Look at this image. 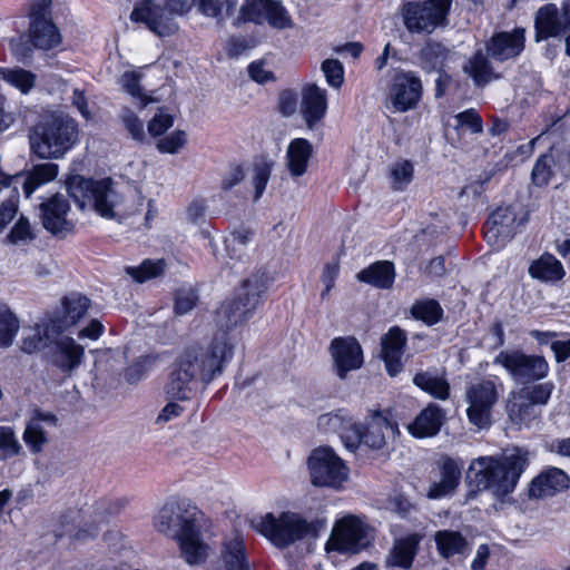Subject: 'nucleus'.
<instances>
[{
  "label": "nucleus",
  "instance_id": "obj_2",
  "mask_svg": "<svg viewBox=\"0 0 570 570\" xmlns=\"http://www.w3.org/2000/svg\"><path fill=\"white\" fill-rule=\"evenodd\" d=\"M529 464L530 452L514 446L500 454L473 459L469 464L466 479L479 491H488L495 500L503 501L515 491Z\"/></svg>",
  "mask_w": 570,
  "mask_h": 570
},
{
  "label": "nucleus",
  "instance_id": "obj_7",
  "mask_svg": "<svg viewBox=\"0 0 570 570\" xmlns=\"http://www.w3.org/2000/svg\"><path fill=\"white\" fill-rule=\"evenodd\" d=\"M453 0L409 1L401 7L404 27L410 33H432L448 24Z\"/></svg>",
  "mask_w": 570,
  "mask_h": 570
},
{
  "label": "nucleus",
  "instance_id": "obj_29",
  "mask_svg": "<svg viewBox=\"0 0 570 570\" xmlns=\"http://www.w3.org/2000/svg\"><path fill=\"white\" fill-rule=\"evenodd\" d=\"M561 150L554 146L547 153L540 155L531 170V181L537 187L547 186L554 176L558 168H562Z\"/></svg>",
  "mask_w": 570,
  "mask_h": 570
},
{
  "label": "nucleus",
  "instance_id": "obj_9",
  "mask_svg": "<svg viewBox=\"0 0 570 570\" xmlns=\"http://www.w3.org/2000/svg\"><path fill=\"white\" fill-rule=\"evenodd\" d=\"M373 537L368 527L353 515L336 521L331 537L326 542V550L341 553H358L367 548Z\"/></svg>",
  "mask_w": 570,
  "mask_h": 570
},
{
  "label": "nucleus",
  "instance_id": "obj_12",
  "mask_svg": "<svg viewBox=\"0 0 570 570\" xmlns=\"http://www.w3.org/2000/svg\"><path fill=\"white\" fill-rule=\"evenodd\" d=\"M238 22L267 23L277 30L291 29L294 21L279 0H244L239 9Z\"/></svg>",
  "mask_w": 570,
  "mask_h": 570
},
{
  "label": "nucleus",
  "instance_id": "obj_62",
  "mask_svg": "<svg viewBox=\"0 0 570 570\" xmlns=\"http://www.w3.org/2000/svg\"><path fill=\"white\" fill-rule=\"evenodd\" d=\"M253 239V234L248 229H238L232 233L226 239V250L228 253H236L237 244H240V247H247L248 243Z\"/></svg>",
  "mask_w": 570,
  "mask_h": 570
},
{
  "label": "nucleus",
  "instance_id": "obj_20",
  "mask_svg": "<svg viewBox=\"0 0 570 570\" xmlns=\"http://www.w3.org/2000/svg\"><path fill=\"white\" fill-rule=\"evenodd\" d=\"M134 21L146 23L148 29L159 37L173 35L177 30L175 21L154 0H142L132 10Z\"/></svg>",
  "mask_w": 570,
  "mask_h": 570
},
{
  "label": "nucleus",
  "instance_id": "obj_10",
  "mask_svg": "<svg viewBox=\"0 0 570 570\" xmlns=\"http://www.w3.org/2000/svg\"><path fill=\"white\" fill-rule=\"evenodd\" d=\"M493 363L504 367L520 384L540 381L549 373V364L543 356L528 355L520 351H502L494 357Z\"/></svg>",
  "mask_w": 570,
  "mask_h": 570
},
{
  "label": "nucleus",
  "instance_id": "obj_15",
  "mask_svg": "<svg viewBox=\"0 0 570 570\" xmlns=\"http://www.w3.org/2000/svg\"><path fill=\"white\" fill-rule=\"evenodd\" d=\"M463 463L461 460L443 455L431 472L426 497L439 500L452 495L461 480Z\"/></svg>",
  "mask_w": 570,
  "mask_h": 570
},
{
  "label": "nucleus",
  "instance_id": "obj_30",
  "mask_svg": "<svg viewBox=\"0 0 570 570\" xmlns=\"http://www.w3.org/2000/svg\"><path fill=\"white\" fill-rule=\"evenodd\" d=\"M421 537L410 534L394 541L386 557V567L410 569L417 553Z\"/></svg>",
  "mask_w": 570,
  "mask_h": 570
},
{
  "label": "nucleus",
  "instance_id": "obj_46",
  "mask_svg": "<svg viewBox=\"0 0 570 570\" xmlns=\"http://www.w3.org/2000/svg\"><path fill=\"white\" fill-rule=\"evenodd\" d=\"M19 331V321L7 305H0V348L12 344Z\"/></svg>",
  "mask_w": 570,
  "mask_h": 570
},
{
  "label": "nucleus",
  "instance_id": "obj_58",
  "mask_svg": "<svg viewBox=\"0 0 570 570\" xmlns=\"http://www.w3.org/2000/svg\"><path fill=\"white\" fill-rule=\"evenodd\" d=\"M272 167L267 163L258 164L254 168V176H253V187L255 189V196L254 199L258 200L262 195L264 194V190L266 188V185L271 178Z\"/></svg>",
  "mask_w": 570,
  "mask_h": 570
},
{
  "label": "nucleus",
  "instance_id": "obj_3",
  "mask_svg": "<svg viewBox=\"0 0 570 570\" xmlns=\"http://www.w3.org/2000/svg\"><path fill=\"white\" fill-rule=\"evenodd\" d=\"M204 514L185 502H167L155 517V529L178 542L183 558L189 564L203 563L208 557V546L200 528Z\"/></svg>",
  "mask_w": 570,
  "mask_h": 570
},
{
  "label": "nucleus",
  "instance_id": "obj_17",
  "mask_svg": "<svg viewBox=\"0 0 570 570\" xmlns=\"http://www.w3.org/2000/svg\"><path fill=\"white\" fill-rule=\"evenodd\" d=\"M524 222L517 219L512 207H499L484 224V237L495 249L502 248L518 232V226Z\"/></svg>",
  "mask_w": 570,
  "mask_h": 570
},
{
  "label": "nucleus",
  "instance_id": "obj_52",
  "mask_svg": "<svg viewBox=\"0 0 570 570\" xmlns=\"http://www.w3.org/2000/svg\"><path fill=\"white\" fill-rule=\"evenodd\" d=\"M554 384L552 382H544L528 387H522L518 392L531 402L537 409L548 404Z\"/></svg>",
  "mask_w": 570,
  "mask_h": 570
},
{
  "label": "nucleus",
  "instance_id": "obj_1",
  "mask_svg": "<svg viewBox=\"0 0 570 570\" xmlns=\"http://www.w3.org/2000/svg\"><path fill=\"white\" fill-rule=\"evenodd\" d=\"M265 271H257L243 281L234 299L222 304L216 322L222 327L206 345H191L185 348L173 364L166 393L176 400H187L198 382L207 385L224 372L234 355V343L227 330L237 326L253 316L263 303L268 287Z\"/></svg>",
  "mask_w": 570,
  "mask_h": 570
},
{
  "label": "nucleus",
  "instance_id": "obj_5",
  "mask_svg": "<svg viewBox=\"0 0 570 570\" xmlns=\"http://www.w3.org/2000/svg\"><path fill=\"white\" fill-rule=\"evenodd\" d=\"M252 525L278 548H286L305 538H316L318 532L324 529L322 521H309L292 511H284L277 515L268 512L255 517L252 520Z\"/></svg>",
  "mask_w": 570,
  "mask_h": 570
},
{
  "label": "nucleus",
  "instance_id": "obj_31",
  "mask_svg": "<svg viewBox=\"0 0 570 570\" xmlns=\"http://www.w3.org/2000/svg\"><path fill=\"white\" fill-rule=\"evenodd\" d=\"M507 412L509 420L518 429L522 426L529 428L541 414V410L537 409L519 392L510 394L507 403Z\"/></svg>",
  "mask_w": 570,
  "mask_h": 570
},
{
  "label": "nucleus",
  "instance_id": "obj_28",
  "mask_svg": "<svg viewBox=\"0 0 570 570\" xmlns=\"http://www.w3.org/2000/svg\"><path fill=\"white\" fill-rule=\"evenodd\" d=\"M445 420V412L436 404L430 403L415 420L409 424V432L415 438H430L438 434Z\"/></svg>",
  "mask_w": 570,
  "mask_h": 570
},
{
  "label": "nucleus",
  "instance_id": "obj_50",
  "mask_svg": "<svg viewBox=\"0 0 570 570\" xmlns=\"http://www.w3.org/2000/svg\"><path fill=\"white\" fill-rule=\"evenodd\" d=\"M414 167L409 160H399L391 165L390 177L394 190H404L412 181Z\"/></svg>",
  "mask_w": 570,
  "mask_h": 570
},
{
  "label": "nucleus",
  "instance_id": "obj_22",
  "mask_svg": "<svg viewBox=\"0 0 570 570\" xmlns=\"http://www.w3.org/2000/svg\"><path fill=\"white\" fill-rule=\"evenodd\" d=\"M70 209L63 195L56 194L40 204L43 227L53 235H62L72 228L67 219Z\"/></svg>",
  "mask_w": 570,
  "mask_h": 570
},
{
  "label": "nucleus",
  "instance_id": "obj_56",
  "mask_svg": "<svg viewBox=\"0 0 570 570\" xmlns=\"http://www.w3.org/2000/svg\"><path fill=\"white\" fill-rule=\"evenodd\" d=\"M321 69L327 83L333 88H340L344 82V69L336 59H326L322 62Z\"/></svg>",
  "mask_w": 570,
  "mask_h": 570
},
{
  "label": "nucleus",
  "instance_id": "obj_14",
  "mask_svg": "<svg viewBox=\"0 0 570 570\" xmlns=\"http://www.w3.org/2000/svg\"><path fill=\"white\" fill-rule=\"evenodd\" d=\"M535 41L564 36L566 53L570 57V0H564L561 13L553 3L539 8L534 17Z\"/></svg>",
  "mask_w": 570,
  "mask_h": 570
},
{
  "label": "nucleus",
  "instance_id": "obj_16",
  "mask_svg": "<svg viewBox=\"0 0 570 570\" xmlns=\"http://www.w3.org/2000/svg\"><path fill=\"white\" fill-rule=\"evenodd\" d=\"M47 360L63 375L71 376L85 360V347L75 338L60 334L47 351Z\"/></svg>",
  "mask_w": 570,
  "mask_h": 570
},
{
  "label": "nucleus",
  "instance_id": "obj_8",
  "mask_svg": "<svg viewBox=\"0 0 570 570\" xmlns=\"http://www.w3.org/2000/svg\"><path fill=\"white\" fill-rule=\"evenodd\" d=\"M311 482L316 487L340 489L348 478V469L343 460L328 446L312 451L308 458Z\"/></svg>",
  "mask_w": 570,
  "mask_h": 570
},
{
  "label": "nucleus",
  "instance_id": "obj_13",
  "mask_svg": "<svg viewBox=\"0 0 570 570\" xmlns=\"http://www.w3.org/2000/svg\"><path fill=\"white\" fill-rule=\"evenodd\" d=\"M395 431L396 425L382 411L370 410L364 423L351 425L352 435H347L351 443H347V448L353 451L363 443L371 449H382Z\"/></svg>",
  "mask_w": 570,
  "mask_h": 570
},
{
  "label": "nucleus",
  "instance_id": "obj_11",
  "mask_svg": "<svg viewBox=\"0 0 570 570\" xmlns=\"http://www.w3.org/2000/svg\"><path fill=\"white\" fill-rule=\"evenodd\" d=\"M499 387H502V384L497 377L482 379L468 387L465 395L469 403L466 414L473 425L484 428L490 423L492 407L500 395Z\"/></svg>",
  "mask_w": 570,
  "mask_h": 570
},
{
  "label": "nucleus",
  "instance_id": "obj_40",
  "mask_svg": "<svg viewBox=\"0 0 570 570\" xmlns=\"http://www.w3.org/2000/svg\"><path fill=\"white\" fill-rule=\"evenodd\" d=\"M413 383L435 399L445 401L450 396V384L444 375L420 372L413 377Z\"/></svg>",
  "mask_w": 570,
  "mask_h": 570
},
{
  "label": "nucleus",
  "instance_id": "obj_38",
  "mask_svg": "<svg viewBox=\"0 0 570 570\" xmlns=\"http://www.w3.org/2000/svg\"><path fill=\"white\" fill-rule=\"evenodd\" d=\"M529 274L542 282H556L564 276V269L561 262L553 255L543 254L531 263Z\"/></svg>",
  "mask_w": 570,
  "mask_h": 570
},
{
  "label": "nucleus",
  "instance_id": "obj_4",
  "mask_svg": "<svg viewBox=\"0 0 570 570\" xmlns=\"http://www.w3.org/2000/svg\"><path fill=\"white\" fill-rule=\"evenodd\" d=\"M78 125L72 118L51 116L30 130V149L41 159H59L78 142Z\"/></svg>",
  "mask_w": 570,
  "mask_h": 570
},
{
  "label": "nucleus",
  "instance_id": "obj_51",
  "mask_svg": "<svg viewBox=\"0 0 570 570\" xmlns=\"http://www.w3.org/2000/svg\"><path fill=\"white\" fill-rule=\"evenodd\" d=\"M448 50L439 42H428L421 51V59L424 68L429 70H439L442 68L446 57Z\"/></svg>",
  "mask_w": 570,
  "mask_h": 570
},
{
  "label": "nucleus",
  "instance_id": "obj_55",
  "mask_svg": "<svg viewBox=\"0 0 570 570\" xmlns=\"http://www.w3.org/2000/svg\"><path fill=\"white\" fill-rule=\"evenodd\" d=\"M120 118L130 137L136 141L142 142L146 134L144 124L138 116L129 108H124Z\"/></svg>",
  "mask_w": 570,
  "mask_h": 570
},
{
  "label": "nucleus",
  "instance_id": "obj_25",
  "mask_svg": "<svg viewBox=\"0 0 570 570\" xmlns=\"http://www.w3.org/2000/svg\"><path fill=\"white\" fill-rule=\"evenodd\" d=\"M406 333L399 326L391 327L382 337V356L391 376H396L403 368L402 355L406 345Z\"/></svg>",
  "mask_w": 570,
  "mask_h": 570
},
{
  "label": "nucleus",
  "instance_id": "obj_43",
  "mask_svg": "<svg viewBox=\"0 0 570 570\" xmlns=\"http://www.w3.org/2000/svg\"><path fill=\"white\" fill-rule=\"evenodd\" d=\"M463 70L478 87H483L495 78L490 62L482 51L475 52L464 65Z\"/></svg>",
  "mask_w": 570,
  "mask_h": 570
},
{
  "label": "nucleus",
  "instance_id": "obj_48",
  "mask_svg": "<svg viewBox=\"0 0 570 570\" xmlns=\"http://www.w3.org/2000/svg\"><path fill=\"white\" fill-rule=\"evenodd\" d=\"M166 262L164 259H146L138 267H127V273L139 283L156 278L165 272Z\"/></svg>",
  "mask_w": 570,
  "mask_h": 570
},
{
  "label": "nucleus",
  "instance_id": "obj_26",
  "mask_svg": "<svg viewBox=\"0 0 570 570\" xmlns=\"http://www.w3.org/2000/svg\"><path fill=\"white\" fill-rule=\"evenodd\" d=\"M524 29L515 28L511 32H499L491 38L488 53L498 61L519 56L524 49Z\"/></svg>",
  "mask_w": 570,
  "mask_h": 570
},
{
  "label": "nucleus",
  "instance_id": "obj_45",
  "mask_svg": "<svg viewBox=\"0 0 570 570\" xmlns=\"http://www.w3.org/2000/svg\"><path fill=\"white\" fill-rule=\"evenodd\" d=\"M0 76L22 94H28L36 83V75L21 68H0Z\"/></svg>",
  "mask_w": 570,
  "mask_h": 570
},
{
  "label": "nucleus",
  "instance_id": "obj_54",
  "mask_svg": "<svg viewBox=\"0 0 570 570\" xmlns=\"http://www.w3.org/2000/svg\"><path fill=\"white\" fill-rule=\"evenodd\" d=\"M187 142V135L184 130H174L171 134L159 139L156 144V148L163 154H176Z\"/></svg>",
  "mask_w": 570,
  "mask_h": 570
},
{
  "label": "nucleus",
  "instance_id": "obj_36",
  "mask_svg": "<svg viewBox=\"0 0 570 570\" xmlns=\"http://www.w3.org/2000/svg\"><path fill=\"white\" fill-rule=\"evenodd\" d=\"M222 559L226 570H249L244 541L238 533L225 540Z\"/></svg>",
  "mask_w": 570,
  "mask_h": 570
},
{
  "label": "nucleus",
  "instance_id": "obj_53",
  "mask_svg": "<svg viewBox=\"0 0 570 570\" xmlns=\"http://www.w3.org/2000/svg\"><path fill=\"white\" fill-rule=\"evenodd\" d=\"M121 88L130 96L140 99L141 107L153 102L154 99L145 96L140 87V73L137 71H125L119 80Z\"/></svg>",
  "mask_w": 570,
  "mask_h": 570
},
{
  "label": "nucleus",
  "instance_id": "obj_37",
  "mask_svg": "<svg viewBox=\"0 0 570 570\" xmlns=\"http://www.w3.org/2000/svg\"><path fill=\"white\" fill-rule=\"evenodd\" d=\"M21 179V174L7 175L0 169V188L10 187L12 185L14 186L13 196L0 206V234L4 230L8 224L12 222L18 213L19 194L17 185L20 184Z\"/></svg>",
  "mask_w": 570,
  "mask_h": 570
},
{
  "label": "nucleus",
  "instance_id": "obj_60",
  "mask_svg": "<svg viewBox=\"0 0 570 570\" xmlns=\"http://www.w3.org/2000/svg\"><path fill=\"white\" fill-rule=\"evenodd\" d=\"M455 120L456 126L466 127L472 134H480L483 130L482 119L473 108L458 114Z\"/></svg>",
  "mask_w": 570,
  "mask_h": 570
},
{
  "label": "nucleus",
  "instance_id": "obj_21",
  "mask_svg": "<svg viewBox=\"0 0 570 570\" xmlns=\"http://www.w3.org/2000/svg\"><path fill=\"white\" fill-rule=\"evenodd\" d=\"M58 419L51 412L36 409L26 422L22 440L32 453H40L49 443V429L57 425Z\"/></svg>",
  "mask_w": 570,
  "mask_h": 570
},
{
  "label": "nucleus",
  "instance_id": "obj_27",
  "mask_svg": "<svg viewBox=\"0 0 570 570\" xmlns=\"http://www.w3.org/2000/svg\"><path fill=\"white\" fill-rule=\"evenodd\" d=\"M65 332V326L56 320H46L37 324L31 333L22 341V350L26 353H35L45 348L50 350V345L57 335Z\"/></svg>",
  "mask_w": 570,
  "mask_h": 570
},
{
  "label": "nucleus",
  "instance_id": "obj_47",
  "mask_svg": "<svg viewBox=\"0 0 570 570\" xmlns=\"http://www.w3.org/2000/svg\"><path fill=\"white\" fill-rule=\"evenodd\" d=\"M22 445L12 426L0 425V461L20 455Z\"/></svg>",
  "mask_w": 570,
  "mask_h": 570
},
{
  "label": "nucleus",
  "instance_id": "obj_41",
  "mask_svg": "<svg viewBox=\"0 0 570 570\" xmlns=\"http://www.w3.org/2000/svg\"><path fill=\"white\" fill-rule=\"evenodd\" d=\"M90 301L80 294H71L63 298L62 308L65 316L55 318L65 326V331L77 324L88 312Z\"/></svg>",
  "mask_w": 570,
  "mask_h": 570
},
{
  "label": "nucleus",
  "instance_id": "obj_42",
  "mask_svg": "<svg viewBox=\"0 0 570 570\" xmlns=\"http://www.w3.org/2000/svg\"><path fill=\"white\" fill-rule=\"evenodd\" d=\"M318 425L328 432L337 433L345 442L346 446L347 443H351V439H347V435H352L351 425H355V423L352 422L347 411L341 409L335 412L321 415L318 417Z\"/></svg>",
  "mask_w": 570,
  "mask_h": 570
},
{
  "label": "nucleus",
  "instance_id": "obj_39",
  "mask_svg": "<svg viewBox=\"0 0 570 570\" xmlns=\"http://www.w3.org/2000/svg\"><path fill=\"white\" fill-rule=\"evenodd\" d=\"M59 171L53 163L38 164L27 174L22 181L23 193L29 198L40 186L52 181Z\"/></svg>",
  "mask_w": 570,
  "mask_h": 570
},
{
  "label": "nucleus",
  "instance_id": "obj_19",
  "mask_svg": "<svg viewBox=\"0 0 570 570\" xmlns=\"http://www.w3.org/2000/svg\"><path fill=\"white\" fill-rule=\"evenodd\" d=\"M422 95L421 79L413 72H399L394 76L390 89V99L395 111H407L414 108Z\"/></svg>",
  "mask_w": 570,
  "mask_h": 570
},
{
  "label": "nucleus",
  "instance_id": "obj_33",
  "mask_svg": "<svg viewBox=\"0 0 570 570\" xmlns=\"http://www.w3.org/2000/svg\"><path fill=\"white\" fill-rule=\"evenodd\" d=\"M436 551L443 559L463 556L469 550L468 540L454 530H439L433 535Z\"/></svg>",
  "mask_w": 570,
  "mask_h": 570
},
{
  "label": "nucleus",
  "instance_id": "obj_49",
  "mask_svg": "<svg viewBox=\"0 0 570 570\" xmlns=\"http://www.w3.org/2000/svg\"><path fill=\"white\" fill-rule=\"evenodd\" d=\"M236 4L237 0H197L198 10L218 21L227 17Z\"/></svg>",
  "mask_w": 570,
  "mask_h": 570
},
{
  "label": "nucleus",
  "instance_id": "obj_59",
  "mask_svg": "<svg viewBox=\"0 0 570 570\" xmlns=\"http://www.w3.org/2000/svg\"><path fill=\"white\" fill-rule=\"evenodd\" d=\"M197 303V295L191 288H181L176 294L175 299V313L178 315H185L189 313Z\"/></svg>",
  "mask_w": 570,
  "mask_h": 570
},
{
  "label": "nucleus",
  "instance_id": "obj_44",
  "mask_svg": "<svg viewBox=\"0 0 570 570\" xmlns=\"http://www.w3.org/2000/svg\"><path fill=\"white\" fill-rule=\"evenodd\" d=\"M411 315L428 326L439 323L443 316V309L438 301L432 298L419 299L411 306Z\"/></svg>",
  "mask_w": 570,
  "mask_h": 570
},
{
  "label": "nucleus",
  "instance_id": "obj_63",
  "mask_svg": "<svg viewBox=\"0 0 570 570\" xmlns=\"http://www.w3.org/2000/svg\"><path fill=\"white\" fill-rule=\"evenodd\" d=\"M30 38H26L23 36H19L18 38H13L10 40V49L12 55L20 61L29 58L32 52Z\"/></svg>",
  "mask_w": 570,
  "mask_h": 570
},
{
  "label": "nucleus",
  "instance_id": "obj_61",
  "mask_svg": "<svg viewBox=\"0 0 570 570\" xmlns=\"http://www.w3.org/2000/svg\"><path fill=\"white\" fill-rule=\"evenodd\" d=\"M9 242L12 244H18L20 242H27L35 238L29 220L21 216L18 222L12 227L10 234L8 235Z\"/></svg>",
  "mask_w": 570,
  "mask_h": 570
},
{
  "label": "nucleus",
  "instance_id": "obj_6",
  "mask_svg": "<svg viewBox=\"0 0 570 570\" xmlns=\"http://www.w3.org/2000/svg\"><path fill=\"white\" fill-rule=\"evenodd\" d=\"M69 193L81 209L89 205L102 218H117L116 209L121 204L122 197L111 178L99 180L75 178L69 185Z\"/></svg>",
  "mask_w": 570,
  "mask_h": 570
},
{
  "label": "nucleus",
  "instance_id": "obj_32",
  "mask_svg": "<svg viewBox=\"0 0 570 570\" xmlns=\"http://www.w3.org/2000/svg\"><path fill=\"white\" fill-rule=\"evenodd\" d=\"M313 154L312 144L304 138L293 139L286 149V168L293 178H298L307 171Z\"/></svg>",
  "mask_w": 570,
  "mask_h": 570
},
{
  "label": "nucleus",
  "instance_id": "obj_24",
  "mask_svg": "<svg viewBox=\"0 0 570 570\" xmlns=\"http://www.w3.org/2000/svg\"><path fill=\"white\" fill-rule=\"evenodd\" d=\"M569 485L570 478L562 469L549 466L532 479L529 484V497L535 499L552 497L568 489Z\"/></svg>",
  "mask_w": 570,
  "mask_h": 570
},
{
  "label": "nucleus",
  "instance_id": "obj_18",
  "mask_svg": "<svg viewBox=\"0 0 570 570\" xmlns=\"http://www.w3.org/2000/svg\"><path fill=\"white\" fill-rule=\"evenodd\" d=\"M334 368L340 379H345L351 371L358 370L363 364V351L355 337H335L330 345Z\"/></svg>",
  "mask_w": 570,
  "mask_h": 570
},
{
  "label": "nucleus",
  "instance_id": "obj_34",
  "mask_svg": "<svg viewBox=\"0 0 570 570\" xmlns=\"http://www.w3.org/2000/svg\"><path fill=\"white\" fill-rule=\"evenodd\" d=\"M29 38L32 47L48 50L60 43V33L50 19L31 20Z\"/></svg>",
  "mask_w": 570,
  "mask_h": 570
},
{
  "label": "nucleus",
  "instance_id": "obj_35",
  "mask_svg": "<svg viewBox=\"0 0 570 570\" xmlns=\"http://www.w3.org/2000/svg\"><path fill=\"white\" fill-rule=\"evenodd\" d=\"M356 278L379 288H390L395 278L394 265L389 261L376 262L361 271Z\"/></svg>",
  "mask_w": 570,
  "mask_h": 570
},
{
  "label": "nucleus",
  "instance_id": "obj_23",
  "mask_svg": "<svg viewBox=\"0 0 570 570\" xmlns=\"http://www.w3.org/2000/svg\"><path fill=\"white\" fill-rule=\"evenodd\" d=\"M299 109L306 126L313 129L326 114V90L315 83L304 85L301 91Z\"/></svg>",
  "mask_w": 570,
  "mask_h": 570
},
{
  "label": "nucleus",
  "instance_id": "obj_57",
  "mask_svg": "<svg viewBox=\"0 0 570 570\" xmlns=\"http://www.w3.org/2000/svg\"><path fill=\"white\" fill-rule=\"evenodd\" d=\"M174 125V117L159 109L157 114L148 121L147 130L151 137H159L165 134Z\"/></svg>",
  "mask_w": 570,
  "mask_h": 570
},
{
  "label": "nucleus",
  "instance_id": "obj_64",
  "mask_svg": "<svg viewBox=\"0 0 570 570\" xmlns=\"http://www.w3.org/2000/svg\"><path fill=\"white\" fill-rule=\"evenodd\" d=\"M248 75L254 81L258 83H266L271 80H274L273 72L265 68V63L263 61L252 62L248 66Z\"/></svg>",
  "mask_w": 570,
  "mask_h": 570
}]
</instances>
